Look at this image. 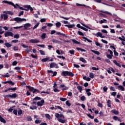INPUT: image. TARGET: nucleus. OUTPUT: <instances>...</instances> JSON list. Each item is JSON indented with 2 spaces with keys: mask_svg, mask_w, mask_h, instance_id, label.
<instances>
[{
  "mask_svg": "<svg viewBox=\"0 0 125 125\" xmlns=\"http://www.w3.org/2000/svg\"><path fill=\"white\" fill-rule=\"evenodd\" d=\"M3 14H1L0 17L1 19H3L4 21L5 20H7L8 19V15L12 16L13 15V13L10 11H3Z\"/></svg>",
  "mask_w": 125,
  "mask_h": 125,
  "instance_id": "f257e3e1",
  "label": "nucleus"
},
{
  "mask_svg": "<svg viewBox=\"0 0 125 125\" xmlns=\"http://www.w3.org/2000/svg\"><path fill=\"white\" fill-rule=\"evenodd\" d=\"M55 117L58 119V122L61 124H65L67 119H65V116L63 114H59V113L55 114Z\"/></svg>",
  "mask_w": 125,
  "mask_h": 125,
  "instance_id": "f03ea898",
  "label": "nucleus"
},
{
  "mask_svg": "<svg viewBox=\"0 0 125 125\" xmlns=\"http://www.w3.org/2000/svg\"><path fill=\"white\" fill-rule=\"evenodd\" d=\"M61 76H62L63 77H67V76H69V77H74V74L72 73V72L63 71L62 72Z\"/></svg>",
  "mask_w": 125,
  "mask_h": 125,
  "instance_id": "7ed1b4c3",
  "label": "nucleus"
},
{
  "mask_svg": "<svg viewBox=\"0 0 125 125\" xmlns=\"http://www.w3.org/2000/svg\"><path fill=\"white\" fill-rule=\"evenodd\" d=\"M18 96V95L16 93H14L12 95H4L3 97L5 98H16Z\"/></svg>",
  "mask_w": 125,
  "mask_h": 125,
  "instance_id": "20e7f679",
  "label": "nucleus"
},
{
  "mask_svg": "<svg viewBox=\"0 0 125 125\" xmlns=\"http://www.w3.org/2000/svg\"><path fill=\"white\" fill-rule=\"evenodd\" d=\"M14 21H16L17 23H19V22H23V21H27V20L26 19H21L20 17H17L14 19Z\"/></svg>",
  "mask_w": 125,
  "mask_h": 125,
  "instance_id": "39448f33",
  "label": "nucleus"
},
{
  "mask_svg": "<svg viewBox=\"0 0 125 125\" xmlns=\"http://www.w3.org/2000/svg\"><path fill=\"white\" fill-rule=\"evenodd\" d=\"M2 2L3 3H7L8 4H9L10 5H12V6H14V8H17V6L13 3L12 2L8 1L7 0H3Z\"/></svg>",
  "mask_w": 125,
  "mask_h": 125,
  "instance_id": "423d86ee",
  "label": "nucleus"
},
{
  "mask_svg": "<svg viewBox=\"0 0 125 125\" xmlns=\"http://www.w3.org/2000/svg\"><path fill=\"white\" fill-rule=\"evenodd\" d=\"M13 36H14V34L11 32L6 31L4 33V37H5V38H7V37H13Z\"/></svg>",
  "mask_w": 125,
  "mask_h": 125,
  "instance_id": "0eeeda50",
  "label": "nucleus"
},
{
  "mask_svg": "<svg viewBox=\"0 0 125 125\" xmlns=\"http://www.w3.org/2000/svg\"><path fill=\"white\" fill-rule=\"evenodd\" d=\"M29 42L31 43H39L40 42V40H37V39H31L29 40Z\"/></svg>",
  "mask_w": 125,
  "mask_h": 125,
  "instance_id": "6e6552de",
  "label": "nucleus"
},
{
  "mask_svg": "<svg viewBox=\"0 0 125 125\" xmlns=\"http://www.w3.org/2000/svg\"><path fill=\"white\" fill-rule=\"evenodd\" d=\"M24 8H26V10H27V11H29V10H30V11H33L34 9L31 7V5H26L24 6Z\"/></svg>",
  "mask_w": 125,
  "mask_h": 125,
  "instance_id": "1a4fd4ad",
  "label": "nucleus"
},
{
  "mask_svg": "<svg viewBox=\"0 0 125 125\" xmlns=\"http://www.w3.org/2000/svg\"><path fill=\"white\" fill-rule=\"evenodd\" d=\"M95 36L97 38L100 37V38H101L102 39H104V38H105V36H103L102 33H101V32H98V33H97L95 34Z\"/></svg>",
  "mask_w": 125,
  "mask_h": 125,
  "instance_id": "9d476101",
  "label": "nucleus"
},
{
  "mask_svg": "<svg viewBox=\"0 0 125 125\" xmlns=\"http://www.w3.org/2000/svg\"><path fill=\"white\" fill-rule=\"evenodd\" d=\"M44 104V100H42L41 101V102H38L37 103L38 106H43Z\"/></svg>",
  "mask_w": 125,
  "mask_h": 125,
  "instance_id": "9b49d317",
  "label": "nucleus"
},
{
  "mask_svg": "<svg viewBox=\"0 0 125 125\" xmlns=\"http://www.w3.org/2000/svg\"><path fill=\"white\" fill-rule=\"evenodd\" d=\"M30 27H31V24L29 23H25L24 25V30H28V28Z\"/></svg>",
  "mask_w": 125,
  "mask_h": 125,
  "instance_id": "f8f14e48",
  "label": "nucleus"
},
{
  "mask_svg": "<svg viewBox=\"0 0 125 125\" xmlns=\"http://www.w3.org/2000/svg\"><path fill=\"white\" fill-rule=\"evenodd\" d=\"M4 84H6V83H9L10 84H11V85H14V83L12 82V81H6V82H2Z\"/></svg>",
  "mask_w": 125,
  "mask_h": 125,
  "instance_id": "ddd939ff",
  "label": "nucleus"
},
{
  "mask_svg": "<svg viewBox=\"0 0 125 125\" xmlns=\"http://www.w3.org/2000/svg\"><path fill=\"white\" fill-rule=\"evenodd\" d=\"M113 120L114 121H118V122H122V120L121 119L119 118L118 116H114L113 117Z\"/></svg>",
  "mask_w": 125,
  "mask_h": 125,
  "instance_id": "4468645a",
  "label": "nucleus"
},
{
  "mask_svg": "<svg viewBox=\"0 0 125 125\" xmlns=\"http://www.w3.org/2000/svg\"><path fill=\"white\" fill-rule=\"evenodd\" d=\"M65 27H68L69 29H72L73 28V27H75L76 26L75 24H65Z\"/></svg>",
  "mask_w": 125,
  "mask_h": 125,
  "instance_id": "2eb2a0df",
  "label": "nucleus"
},
{
  "mask_svg": "<svg viewBox=\"0 0 125 125\" xmlns=\"http://www.w3.org/2000/svg\"><path fill=\"white\" fill-rule=\"evenodd\" d=\"M52 42H53V43H59V44L61 43V41H58L56 39L52 40Z\"/></svg>",
  "mask_w": 125,
  "mask_h": 125,
  "instance_id": "dca6fc26",
  "label": "nucleus"
},
{
  "mask_svg": "<svg viewBox=\"0 0 125 125\" xmlns=\"http://www.w3.org/2000/svg\"><path fill=\"white\" fill-rule=\"evenodd\" d=\"M72 42L75 43V44H81V42H79L78 41L76 40L75 39H72L71 40Z\"/></svg>",
  "mask_w": 125,
  "mask_h": 125,
  "instance_id": "f3484780",
  "label": "nucleus"
},
{
  "mask_svg": "<svg viewBox=\"0 0 125 125\" xmlns=\"http://www.w3.org/2000/svg\"><path fill=\"white\" fill-rule=\"evenodd\" d=\"M113 63H114V64H115V65H116V66H118L120 68H121V67H122V65H121L120 63H118V62H117V61H116V60H113Z\"/></svg>",
  "mask_w": 125,
  "mask_h": 125,
  "instance_id": "a211bd4d",
  "label": "nucleus"
},
{
  "mask_svg": "<svg viewBox=\"0 0 125 125\" xmlns=\"http://www.w3.org/2000/svg\"><path fill=\"white\" fill-rule=\"evenodd\" d=\"M0 122H1V123H3V124H6V121H5L3 119V118H2L0 115Z\"/></svg>",
  "mask_w": 125,
  "mask_h": 125,
  "instance_id": "6ab92c4d",
  "label": "nucleus"
},
{
  "mask_svg": "<svg viewBox=\"0 0 125 125\" xmlns=\"http://www.w3.org/2000/svg\"><path fill=\"white\" fill-rule=\"evenodd\" d=\"M118 89L119 90H122V91H125V87L121 85L118 86Z\"/></svg>",
  "mask_w": 125,
  "mask_h": 125,
  "instance_id": "aec40b11",
  "label": "nucleus"
},
{
  "mask_svg": "<svg viewBox=\"0 0 125 125\" xmlns=\"http://www.w3.org/2000/svg\"><path fill=\"white\" fill-rule=\"evenodd\" d=\"M26 87L27 88H28L29 90H30V91H32L34 90V87H31V86L30 85H27L26 86Z\"/></svg>",
  "mask_w": 125,
  "mask_h": 125,
  "instance_id": "412c9836",
  "label": "nucleus"
},
{
  "mask_svg": "<svg viewBox=\"0 0 125 125\" xmlns=\"http://www.w3.org/2000/svg\"><path fill=\"white\" fill-rule=\"evenodd\" d=\"M4 45H5V46L8 48H9V47H11V46H12V45L8 42H5L4 43Z\"/></svg>",
  "mask_w": 125,
  "mask_h": 125,
  "instance_id": "4be33fe9",
  "label": "nucleus"
},
{
  "mask_svg": "<svg viewBox=\"0 0 125 125\" xmlns=\"http://www.w3.org/2000/svg\"><path fill=\"white\" fill-rule=\"evenodd\" d=\"M56 35H58V36H62V37H66V35L65 34L62 33L60 32H57Z\"/></svg>",
  "mask_w": 125,
  "mask_h": 125,
  "instance_id": "5701e85b",
  "label": "nucleus"
},
{
  "mask_svg": "<svg viewBox=\"0 0 125 125\" xmlns=\"http://www.w3.org/2000/svg\"><path fill=\"white\" fill-rule=\"evenodd\" d=\"M111 113H113L114 115H119V111H117L116 109L111 110Z\"/></svg>",
  "mask_w": 125,
  "mask_h": 125,
  "instance_id": "b1692460",
  "label": "nucleus"
},
{
  "mask_svg": "<svg viewBox=\"0 0 125 125\" xmlns=\"http://www.w3.org/2000/svg\"><path fill=\"white\" fill-rule=\"evenodd\" d=\"M83 79L85 81H87V82H90V78L87 77L86 76H83Z\"/></svg>",
  "mask_w": 125,
  "mask_h": 125,
  "instance_id": "393cba45",
  "label": "nucleus"
},
{
  "mask_svg": "<svg viewBox=\"0 0 125 125\" xmlns=\"http://www.w3.org/2000/svg\"><path fill=\"white\" fill-rule=\"evenodd\" d=\"M77 6H84V7H88V6H86V5L85 4H82L80 3H76Z\"/></svg>",
  "mask_w": 125,
  "mask_h": 125,
  "instance_id": "a878e982",
  "label": "nucleus"
},
{
  "mask_svg": "<svg viewBox=\"0 0 125 125\" xmlns=\"http://www.w3.org/2000/svg\"><path fill=\"white\" fill-rule=\"evenodd\" d=\"M83 40H85L84 42H86V41H87V42H92V41L89 40V39H87L85 37H83Z\"/></svg>",
  "mask_w": 125,
  "mask_h": 125,
  "instance_id": "bb28decb",
  "label": "nucleus"
},
{
  "mask_svg": "<svg viewBox=\"0 0 125 125\" xmlns=\"http://www.w3.org/2000/svg\"><path fill=\"white\" fill-rule=\"evenodd\" d=\"M91 51H92V52H93V53H94L95 54H96L97 55H100V52H99V51H95V50H92Z\"/></svg>",
  "mask_w": 125,
  "mask_h": 125,
  "instance_id": "cd10ccee",
  "label": "nucleus"
},
{
  "mask_svg": "<svg viewBox=\"0 0 125 125\" xmlns=\"http://www.w3.org/2000/svg\"><path fill=\"white\" fill-rule=\"evenodd\" d=\"M107 107H108V108H111V101L110 100H108L107 102Z\"/></svg>",
  "mask_w": 125,
  "mask_h": 125,
  "instance_id": "c85d7f7f",
  "label": "nucleus"
},
{
  "mask_svg": "<svg viewBox=\"0 0 125 125\" xmlns=\"http://www.w3.org/2000/svg\"><path fill=\"white\" fill-rule=\"evenodd\" d=\"M80 61H81L83 63H86V60H85V59H84V58H82V57L80 58Z\"/></svg>",
  "mask_w": 125,
  "mask_h": 125,
  "instance_id": "c756f323",
  "label": "nucleus"
},
{
  "mask_svg": "<svg viewBox=\"0 0 125 125\" xmlns=\"http://www.w3.org/2000/svg\"><path fill=\"white\" fill-rule=\"evenodd\" d=\"M56 26L57 28H60L61 27V23L60 22H57L56 23Z\"/></svg>",
  "mask_w": 125,
  "mask_h": 125,
  "instance_id": "7c9ffc66",
  "label": "nucleus"
},
{
  "mask_svg": "<svg viewBox=\"0 0 125 125\" xmlns=\"http://www.w3.org/2000/svg\"><path fill=\"white\" fill-rule=\"evenodd\" d=\"M48 60H49V58H44V59H42L41 60V61L42 62H46L48 61Z\"/></svg>",
  "mask_w": 125,
  "mask_h": 125,
  "instance_id": "2f4dec72",
  "label": "nucleus"
},
{
  "mask_svg": "<svg viewBox=\"0 0 125 125\" xmlns=\"http://www.w3.org/2000/svg\"><path fill=\"white\" fill-rule=\"evenodd\" d=\"M33 93H36V92H38V93H40V90H38V89H35L34 88L33 91H32Z\"/></svg>",
  "mask_w": 125,
  "mask_h": 125,
  "instance_id": "473e14b6",
  "label": "nucleus"
},
{
  "mask_svg": "<svg viewBox=\"0 0 125 125\" xmlns=\"http://www.w3.org/2000/svg\"><path fill=\"white\" fill-rule=\"evenodd\" d=\"M13 50L15 51H17V50H19V48L18 47V46H15L13 48Z\"/></svg>",
  "mask_w": 125,
  "mask_h": 125,
  "instance_id": "72a5a7b5",
  "label": "nucleus"
},
{
  "mask_svg": "<svg viewBox=\"0 0 125 125\" xmlns=\"http://www.w3.org/2000/svg\"><path fill=\"white\" fill-rule=\"evenodd\" d=\"M49 66H50V68H54V67H55V63L51 62Z\"/></svg>",
  "mask_w": 125,
  "mask_h": 125,
  "instance_id": "f704fd0d",
  "label": "nucleus"
},
{
  "mask_svg": "<svg viewBox=\"0 0 125 125\" xmlns=\"http://www.w3.org/2000/svg\"><path fill=\"white\" fill-rule=\"evenodd\" d=\"M45 117L46 118V119H48V120H50L51 119L50 115L49 114H45Z\"/></svg>",
  "mask_w": 125,
  "mask_h": 125,
  "instance_id": "c9c22d12",
  "label": "nucleus"
},
{
  "mask_svg": "<svg viewBox=\"0 0 125 125\" xmlns=\"http://www.w3.org/2000/svg\"><path fill=\"white\" fill-rule=\"evenodd\" d=\"M65 104L68 107H70L71 106V103H70V101L69 100H67V101H66Z\"/></svg>",
  "mask_w": 125,
  "mask_h": 125,
  "instance_id": "e433bc0d",
  "label": "nucleus"
},
{
  "mask_svg": "<svg viewBox=\"0 0 125 125\" xmlns=\"http://www.w3.org/2000/svg\"><path fill=\"white\" fill-rule=\"evenodd\" d=\"M46 37V34L42 33V35L41 36V38L42 40H44Z\"/></svg>",
  "mask_w": 125,
  "mask_h": 125,
  "instance_id": "4c0bfd02",
  "label": "nucleus"
},
{
  "mask_svg": "<svg viewBox=\"0 0 125 125\" xmlns=\"http://www.w3.org/2000/svg\"><path fill=\"white\" fill-rule=\"evenodd\" d=\"M76 49L77 50H81V51H83V52H85V50L84 49L81 48L80 47H77Z\"/></svg>",
  "mask_w": 125,
  "mask_h": 125,
  "instance_id": "58836bf2",
  "label": "nucleus"
},
{
  "mask_svg": "<svg viewBox=\"0 0 125 125\" xmlns=\"http://www.w3.org/2000/svg\"><path fill=\"white\" fill-rule=\"evenodd\" d=\"M89 77L91 79H94V74H93V73H90Z\"/></svg>",
  "mask_w": 125,
  "mask_h": 125,
  "instance_id": "ea45409f",
  "label": "nucleus"
},
{
  "mask_svg": "<svg viewBox=\"0 0 125 125\" xmlns=\"http://www.w3.org/2000/svg\"><path fill=\"white\" fill-rule=\"evenodd\" d=\"M77 88L78 89L79 92L82 93V90H83V88L82 87V86H78Z\"/></svg>",
  "mask_w": 125,
  "mask_h": 125,
  "instance_id": "a19ab883",
  "label": "nucleus"
},
{
  "mask_svg": "<svg viewBox=\"0 0 125 125\" xmlns=\"http://www.w3.org/2000/svg\"><path fill=\"white\" fill-rule=\"evenodd\" d=\"M18 114L19 116H20L21 115H22V114H23V111L22 110V109H20L18 111Z\"/></svg>",
  "mask_w": 125,
  "mask_h": 125,
  "instance_id": "79ce46f5",
  "label": "nucleus"
},
{
  "mask_svg": "<svg viewBox=\"0 0 125 125\" xmlns=\"http://www.w3.org/2000/svg\"><path fill=\"white\" fill-rule=\"evenodd\" d=\"M60 100H61V101H62L63 102H64L67 100V98L61 97L60 98Z\"/></svg>",
  "mask_w": 125,
  "mask_h": 125,
  "instance_id": "37998d69",
  "label": "nucleus"
},
{
  "mask_svg": "<svg viewBox=\"0 0 125 125\" xmlns=\"http://www.w3.org/2000/svg\"><path fill=\"white\" fill-rule=\"evenodd\" d=\"M34 100H42V98L40 97H36L33 99V101Z\"/></svg>",
  "mask_w": 125,
  "mask_h": 125,
  "instance_id": "c03bdc74",
  "label": "nucleus"
},
{
  "mask_svg": "<svg viewBox=\"0 0 125 125\" xmlns=\"http://www.w3.org/2000/svg\"><path fill=\"white\" fill-rule=\"evenodd\" d=\"M30 109H31V110H37V106H31L30 107Z\"/></svg>",
  "mask_w": 125,
  "mask_h": 125,
  "instance_id": "a18cd8bd",
  "label": "nucleus"
},
{
  "mask_svg": "<svg viewBox=\"0 0 125 125\" xmlns=\"http://www.w3.org/2000/svg\"><path fill=\"white\" fill-rule=\"evenodd\" d=\"M42 93H46V94H50V92H49V91L45 92L44 91H43L41 92V94H42Z\"/></svg>",
  "mask_w": 125,
  "mask_h": 125,
  "instance_id": "49530a36",
  "label": "nucleus"
},
{
  "mask_svg": "<svg viewBox=\"0 0 125 125\" xmlns=\"http://www.w3.org/2000/svg\"><path fill=\"white\" fill-rule=\"evenodd\" d=\"M95 43L97 46H100L101 48H102V45L100 44L99 42H96Z\"/></svg>",
  "mask_w": 125,
  "mask_h": 125,
  "instance_id": "de8ad7c7",
  "label": "nucleus"
},
{
  "mask_svg": "<svg viewBox=\"0 0 125 125\" xmlns=\"http://www.w3.org/2000/svg\"><path fill=\"white\" fill-rule=\"evenodd\" d=\"M101 12L102 13H105V14H108L109 15H111L110 13L107 11H101Z\"/></svg>",
  "mask_w": 125,
  "mask_h": 125,
  "instance_id": "09e8293b",
  "label": "nucleus"
},
{
  "mask_svg": "<svg viewBox=\"0 0 125 125\" xmlns=\"http://www.w3.org/2000/svg\"><path fill=\"white\" fill-rule=\"evenodd\" d=\"M35 123L36 124H41V123H42V121L40 120H36Z\"/></svg>",
  "mask_w": 125,
  "mask_h": 125,
  "instance_id": "8fccbe9b",
  "label": "nucleus"
},
{
  "mask_svg": "<svg viewBox=\"0 0 125 125\" xmlns=\"http://www.w3.org/2000/svg\"><path fill=\"white\" fill-rule=\"evenodd\" d=\"M39 52L41 53V55H45V53L44 52V51L40 50L39 51Z\"/></svg>",
  "mask_w": 125,
  "mask_h": 125,
  "instance_id": "3c124183",
  "label": "nucleus"
},
{
  "mask_svg": "<svg viewBox=\"0 0 125 125\" xmlns=\"http://www.w3.org/2000/svg\"><path fill=\"white\" fill-rule=\"evenodd\" d=\"M39 25H40V23H37L33 27V30H35V29H37L38 27H39Z\"/></svg>",
  "mask_w": 125,
  "mask_h": 125,
  "instance_id": "603ef678",
  "label": "nucleus"
},
{
  "mask_svg": "<svg viewBox=\"0 0 125 125\" xmlns=\"http://www.w3.org/2000/svg\"><path fill=\"white\" fill-rule=\"evenodd\" d=\"M22 47H23L24 48H26L27 49H28V48H30V47H29V46H28V45H25L24 44H22Z\"/></svg>",
  "mask_w": 125,
  "mask_h": 125,
  "instance_id": "864d4df0",
  "label": "nucleus"
},
{
  "mask_svg": "<svg viewBox=\"0 0 125 125\" xmlns=\"http://www.w3.org/2000/svg\"><path fill=\"white\" fill-rule=\"evenodd\" d=\"M105 22H107V20L103 19V20H101L100 23V24H103V23H105Z\"/></svg>",
  "mask_w": 125,
  "mask_h": 125,
  "instance_id": "5fc2aeb1",
  "label": "nucleus"
},
{
  "mask_svg": "<svg viewBox=\"0 0 125 125\" xmlns=\"http://www.w3.org/2000/svg\"><path fill=\"white\" fill-rule=\"evenodd\" d=\"M106 56L107 58H109V59H112V57H113V56L112 55L110 54H107Z\"/></svg>",
  "mask_w": 125,
  "mask_h": 125,
  "instance_id": "6e6d98bb",
  "label": "nucleus"
},
{
  "mask_svg": "<svg viewBox=\"0 0 125 125\" xmlns=\"http://www.w3.org/2000/svg\"><path fill=\"white\" fill-rule=\"evenodd\" d=\"M2 77H3V78H9V75H8V73H7L6 75H2Z\"/></svg>",
  "mask_w": 125,
  "mask_h": 125,
  "instance_id": "4d7b16f0",
  "label": "nucleus"
},
{
  "mask_svg": "<svg viewBox=\"0 0 125 125\" xmlns=\"http://www.w3.org/2000/svg\"><path fill=\"white\" fill-rule=\"evenodd\" d=\"M113 52H114V55H115V56H119V53H118V52L116 51V50H114Z\"/></svg>",
  "mask_w": 125,
  "mask_h": 125,
  "instance_id": "13d9d810",
  "label": "nucleus"
},
{
  "mask_svg": "<svg viewBox=\"0 0 125 125\" xmlns=\"http://www.w3.org/2000/svg\"><path fill=\"white\" fill-rule=\"evenodd\" d=\"M102 33H104V34H108V31L105 29H102L101 30Z\"/></svg>",
  "mask_w": 125,
  "mask_h": 125,
  "instance_id": "bf43d9fd",
  "label": "nucleus"
},
{
  "mask_svg": "<svg viewBox=\"0 0 125 125\" xmlns=\"http://www.w3.org/2000/svg\"><path fill=\"white\" fill-rule=\"evenodd\" d=\"M69 53H70V54H72V55H74V54H75V50H69Z\"/></svg>",
  "mask_w": 125,
  "mask_h": 125,
  "instance_id": "052dcab7",
  "label": "nucleus"
},
{
  "mask_svg": "<svg viewBox=\"0 0 125 125\" xmlns=\"http://www.w3.org/2000/svg\"><path fill=\"white\" fill-rule=\"evenodd\" d=\"M98 106L100 107V108H102V107H103V104L101 103H98Z\"/></svg>",
  "mask_w": 125,
  "mask_h": 125,
  "instance_id": "680f3d73",
  "label": "nucleus"
},
{
  "mask_svg": "<svg viewBox=\"0 0 125 125\" xmlns=\"http://www.w3.org/2000/svg\"><path fill=\"white\" fill-rule=\"evenodd\" d=\"M56 108H57L58 109H59V110H61V111H62L63 110V108L61 107L60 106H55Z\"/></svg>",
  "mask_w": 125,
  "mask_h": 125,
  "instance_id": "e2e57ef3",
  "label": "nucleus"
},
{
  "mask_svg": "<svg viewBox=\"0 0 125 125\" xmlns=\"http://www.w3.org/2000/svg\"><path fill=\"white\" fill-rule=\"evenodd\" d=\"M27 121L28 122H30L31 121H32V117H31V116H28L27 117Z\"/></svg>",
  "mask_w": 125,
  "mask_h": 125,
  "instance_id": "0e129e2a",
  "label": "nucleus"
},
{
  "mask_svg": "<svg viewBox=\"0 0 125 125\" xmlns=\"http://www.w3.org/2000/svg\"><path fill=\"white\" fill-rule=\"evenodd\" d=\"M17 64H18V62L16 61H15L14 62H12L13 66H16Z\"/></svg>",
  "mask_w": 125,
  "mask_h": 125,
  "instance_id": "69168bd1",
  "label": "nucleus"
},
{
  "mask_svg": "<svg viewBox=\"0 0 125 125\" xmlns=\"http://www.w3.org/2000/svg\"><path fill=\"white\" fill-rule=\"evenodd\" d=\"M41 23H43V22H45L46 21V19H42L40 20Z\"/></svg>",
  "mask_w": 125,
  "mask_h": 125,
  "instance_id": "338daca9",
  "label": "nucleus"
},
{
  "mask_svg": "<svg viewBox=\"0 0 125 125\" xmlns=\"http://www.w3.org/2000/svg\"><path fill=\"white\" fill-rule=\"evenodd\" d=\"M14 39H18L19 38V34H16L14 36Z\"/></svg>",
  "mask_w": 125,
  "mask_h": 125,
  "instance_id": "774afa93",
  "label": "nucleus"
}]
</instances>
